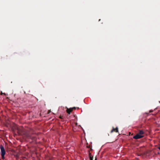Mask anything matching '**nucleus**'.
I'll use <instances>...</instances> for the list:
<instances>
[{"instance_id":"obj_6","label":"nucleus","mask_w":160,"mask_h":160,"mask_svg":"<svg viewBox=\"0 0 160 160\" xmlns=\"http://www.w3.org/2000/svg\"><path fill=\"white\" fill-rule=\"evenodd\" d=\"M144 133L143 131L142 130H139L138 133V134L139 135H142Z\"/></svg>"},{"instance_id":"obj_10","label":"nucleus","mask_w":160,"mask_h":160,"mask_svg":"<svg viewBox=\"0 0 160 160\" xmlns=\"http://www.w3.org/2000/svg\"><path fill=\"white\" fill-rule=\"evenodd\" d=\"M59 118L61 119H62V117L61 116H59Z\"/></svg>"},{"instance_id":"obj_3","label":"nucleus","mask_w":160,"mask_h":160,"mask_svg":"<svg viewBox=\"0 0 160 160\" xmlns=\"http://www.w3.org/2000/svg\"><path fill=\"white\" fill-rule=\"evenodd\" d=\"M113 132H118V128L117 127L115 128H113L112 129L111 131V133H112Z\"/></svg>"},{"instance_id":"obj_5","label":"nucleus","mask_w":160,"mask_h":160,"mask_svg":"<svg viewBox=\"0 0 160 160\" xmlns=\"http://www.w3.org/2000/svg\"><path fill=\"white\" fill-rule=\"evenodd\" d=\"M27 138H28V139H29V138H30V139H34V138L33 137L30 135H29V134H28L27 135Z\"/></svg>"},{"instance_id":"obj_2","label":"nucleus","mask_w":160,"mask_h":160,"mask_svg":"<svg viewBox=\"0 0 160 160\" xmlns=\"http://www.w3.org/2000/svg\"><path fill=\"white\" fill-rule=\"evenodd\" d=\"M143 137V136L142 135H141L138 134H137L136 135L133 136V138L135 139H138L139 138H141Z\"/></svg>"},{"instance_id":"obj_13","label":"nucleus","mask_w":160,"mask_h":160,"mask_svg":"<svg viewBox=\"0 0 160 160\" xmlns=\"http://www.w3.org/2000/svg\"><path fill=\"white\" fill-rule=\"evenodd\" d=\"M12 130L13 131V129L12 128Z\"/></svg>"},{"instance_id":"obj_7","label":"nucleus","mask_w":160,"mask_h":160,"mask_svg":"<svg viewBox=\"0 0 160 160\" xmlns=\"http://www.w3.org/2000/svg\"><path fill=\"white\" fill-rule=\"evenodd\" d=\"M14 128L15 129H16V130L17 131V132H18V134H20V133L18 132H19V130H18V129L17 128V126L16 125H15L14 126Z\"/></svg>"},{"instance_id":"obj_4","label":"nucleus","mask_w":160,"mask_h":160,"mask_svg":"<svg viewBox=\"0 0 160 160\" xmlns=\"http://www.w3.org/2000/svg\"><path fill=\"white\" fill-rule=\"evenodd\" d=\"M72 108H67L66 110V112L68 113L69 114H70V113L72 111Z\"/></svg>"},{"instance_id":"obj_11","label":"nucleus","mask_w":160,"mask_h":160,"mask_svg":"<svg viewBox=\"0 0 160 160\" xmlns=\"http://www.w3.org/2000/svg\"><path fill=\"white\" fill-rule=\"evenodd\" d=\"M158 148L160 150V146Z\"/></svg>"},{"instance_id":"obj_9","label":"nucleus","mask_w":160,"mask_h":160,"mask_svg":"<svg viewBox=\"0 0 160 160\" xmlns=\"http://www.w3.org/2000/svg\"><path fill=\"white\" fill-rule=\"evenodd\" d=\"M72 108V110H73V109L75 110L76 108L78 109H79V108L76 107H74Z\"/></svg>"},{"instance_id":"obj_1","label":"nucleus","mask_w":160,"mask_h":160,"mask_svg":"<svg viewBox=\"0 0 160 160\" xmlns=\"http://www.w3.org/2000/svg\"><path fill=\"white\" fill-rule=\"evenodd\" d=\"M0 148L1 151V155L2 158L4 157L5 154V152L4 148L2 145H1L0 146Z\"/></svg>"},{"instance_id":"obj_12","label":"nucleus","mask_w":160,"mask_h":160,"mask_svg":"<svg viewBox=\"0 0 160 160\" xmlns=\"http://www.w3.org/2000/svg\"><path fill=\"white\" fill-rule=\"evenodd\" d=\"M152 112V110H150V112Z\"/></svg>"},{"instance_id":"obj_8","label":"nucleus","mask_w":160,"mask_h":160,"mask_svg":"<svg viewBox=\"0 0 160 160\" xmlns=\"http://www.w3.org/2000/svg\"><path fill=\"white\" fill-rule=\"evenodd\" d=\"M91 153H89V156H90V160H93V157H91L90 156Z\"/></svg>"}]
</instances>
